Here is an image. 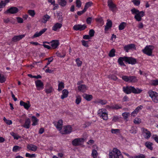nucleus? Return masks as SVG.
<instances>
[{
    "label": "nucleus",
    "instance_id": "nucleus-1",
    "mask_svg": "<svg viewBox=\"0 0 158 158\" xmlns=\"http://www.w3.org/2000/svg\"><path fill=\"white\" fill-rule=\"evenodd\" d=\"M132 14H135L134 16L135 19L138 21H141L142 18L145 15V12L143 11H139L138 10L133 8L131 10Z\"/></svg>",
    "mask_w": 158,
    "mask_h": 158
},
{
    "label": "nucleus",
    "instance_id": "nucleus-2",
    "mask_svg": "<svg viewBox=\"0 0 158 158\" xmlns=\"http://www.w3.org/2000/svg\"><path fill=\"white\" fill-rule=\"evenodd\" d=\"M123 89L124 92L127 94H130L131 92L135 94H139L142 91L141 89L138 88L135 89L134 87L131 86L123 87Z\"/></svg>",
    "mask_w": 158,
    "mask_h": 158
},
{
    "label": "nucleus",
    "instance_id": "nucleus-3",
    "mask_svg": "<svg viewBox=\"0 0 158 158\" xmlns=\"http://www.w3.org/2000/svg\"><path fill=\"white\" fill-rule=\"evenodd\" d=\"M154 48V47L152 45L146 46L145 48L142 50L143 53L148 56H151L152 51Z\"/></svg>",
    "mask_w": 158,
    "mask_h": 158
},
{
    "label": "nucleus",
    "instance_id": "nucleus-4",
    "mask_svg": "<svg viewBox=\"0 0 158 158\" xmlns=\"http://www.w3.org/2000/svg\"><path fill=\"white\" fill-rule=\"evenodd\" d=\"M148 93L149 96L151 98L152 101L154 102L157 103L158 102V93L152 90H149L148 92Z\"/></svg>",
    "mask_w": 158,
    "mask_h": 158
},
{
    "label": "nucleus",
    "instance_id": "nucleus-5",
    "mask_svg": "<svg viewBox=\"0 0 158 158\" xmlns=\"http://www.w3.org/2000/svg\"><path fill=\"white\" fill-rule=\"evenodd\" d=\"M85 141V139L83 138H76L72 142V144L74 146H78L81 145Z\"/></svg>",
    "mask_w": 158,
    "mask_h": 158
},
{
    "label": "nucleus",
    "instance_id": "nucleus-6",
    "mask_svg": "<svg viewBox=\"0 0 158 158\" xmlns=\"http://www.w3.org/2000/svg\"><path fill=\"white\" fill-rule=\"evenodd\" d=\"M125 62L132 65L137 63L136 59L131 57L125 56Z\"/></svg>",
    "mask_w": 158,
    "mask_h": 158
},
{
    "label": "nucleus",
    "instance_id": "nucleus-7",
    "mask_svg": "<svg viewBox=\"0 0 158 158\" xmlns=\"http://www.w3.org/2000/svg\"><path fill=\"white\" fill-rule=\"evenodd\" d=\"M87 26L85 24H78L74 25L73 28L75 31H81L85 30Z\"/></svg>",
    "mask_w": 158,
    "mask_h": 158
},
{
    "label": "nucleus",
    "instance_id": "nucleus-8",
    "mask_svg": "<svg viewBox=\"0 0 158 158\" xmlns=\"http://www.w3.org/2000/svg\"><path fill=\"white\" fill-rule=\"evenodd\" d=\"M19 9L16 7H12L7 9L5 12V13L15 14L17 13L19 11Z\"/></svg>",
    "mask_w": 158,
    "mask_h": 158
},
{
    "label": "nucleus",
    "instance_id": "nucleus-9",
    "mask_svg": "<svg viewBox=\"0 0 158 158\" xmlns=\"http://www.w3.org/2000/svg\"><path fill=\"white\" fill-rule=\"evenodd\" d=\"M99 116L102 118L104 120H106L108 119L107 114L106 112V110L102 109L101 111L98 113Z\"/></svg>",
    "mask_w": 158,
    "mask_h": 158
},
{
    "label": "nucleus",
    "instance_id": "nucleus-10",
    "mask_svg": "<svg viewBox=\"0 0 158 158\" xmlns=\"http://www.w3.org/2000/svg\"><path fill=\"white\" fill-rule=\"evenodd\" d=\"M136 49V47L134 44H131L126 45L124 47V49L126 52H128L129 50Z\"/></svg>",
    "mask_w": 158,
    "mask_h": 158
},
{
    "label": "nucleus",
    "instance_id": "nucleus-11",
    "mask_svg": "<svg viewBox=\"0 0 158 158\" xmlns=\"http://www.w3.org/2000/svg\"><path fill=\"white\" fill-rule=\"evenodd\" d=\"M35 85L37 87V90H39L44 88V84L42 81L40 80H38L35 81Z\"/></svg>",
    "mask_w": 158,
    "mask_h": 158
},
{
    "label": "nucleus",
    "instance_id": "nucleus-12",
    "mask_svg": "<svg viewBox=\"0 0 158 158\" xmlns=\"http://www.w3.org/2000/svg\"><path fill=\"white\" fill-rule=\"evenodd\" d=\"M53 123L59 131L61 130L63 125V121L62 120H59L57 122H53Z\"/></svg>",
    "mask_w": 158,
    "mask_h": 158
},
{
    "label": "nucleus",
    "instance_id": "nucleus-13",
    "mask_svg": "<svg viewBox=\"0 0 158 158\" xmlns=\"http://www.w3.org/2000/svg\"><path fill=\"white\" fill-rule=\"evenodd\" d=\"M20 105L21 106H23L27 110H28L31 106L30 102L29 101H27V102L26 103L23 101H21L20 102Z\"/></svg>",
    "mask_w": 158,
    "mask_h": 158
},
{
    "label": "nucleus",
    "instance_id": "nucleus-14",
    "mask_svg": "<svg viewBox=\"0 0 158 158\" xmlns=\"http://www.w3.org/2000/svg\"><path fill=\"white\" fill-rule=\"evenodd\" d=\"M51 44L53 49L56 48L59 45V41L57 40H52L51 41Z\"/></svg>",
    "mask_w": 158,
    "mask_h": 158
},
{
    "label": "nucleus",
    "instance_id": "nucleus-15",
    "mask_svg": "<svg viewBox=\"0 0 158 158\" xmlns=\"http://www.w3.org/2000/svg\"><path fill=\"white\" fill-rule=\"evenodd\" d=\"M25 36V35H17L14 36L12 39V41L14 42H16L22 39Z\"/></svg>",
    "mask_w": 158,
    "mask_h": 158
},
{
    "label": "nucleus",
    "instance_id": "nucleus-16",
    "mask_svg": "<svg viewBox=\"0 0 158 158\" xmlns=\"http://www.w3.org/2000/svg\"><path fill=\"white\" fill-rule=\"evenodd\" d=\"M78 89L79 91L84 93L86 91L87 89L85 85L81 84L78 86Z\"/></svg>",
    "mask_w": 158,
    "mask_h": 158
},
{
    "label": "nucleus",
    "instance_id": "nucleus-17",
    "mask_svg": "<svg viewBox=\"0 0 158 158\" xmlns=\"http://www.w3.org/2000/svg\"><path fill=\"white\" fill-rule=\"evenodd\" d=\"M47 30V29L45 28L42 29L39 32H36L33 36L32 38H34L35 37H38L41 36Z\"/></svg>",
    "mask_w": 158,
    "mask_h": 158
},
{
    "label": "nucleus",
    "instance_id": "nucleus-18",
    "mask_svg": "<svg viewBox=\"0 0 158 158\" xmlns=\"http://www.w3.org/2000/svg\"><path fill=\"white\" fill-rule=\"evenodd\" d=\"M107 3L108 6L111 10H113L114 9L116 8V5L113 3L112 0H108Z\"/></svg>",
    "mask_w": 158,
    "mask_h": 158
},
{
    "label": "nucleus",
    "instance_id": "nucleus-19",
    "mask_svg": "<svg viewBox=\"0 0 158 158\" xmlns=\"http://www.w3.org/2000/svg\"><path fill=\"white\" fill-rule=\"evenodd\" d=\"M62 25L61 23H56L53 27L52 30L54 31H56L57 29H59L62 27Z\"/></svg>",
    "mask_w": 158,
    "mask_h": 158
},
{
    "label": "nucleus",
    "instance_id": "nucleus-20",
    "mask_svg": "<svg viewBox=\"0 0 158 158\" xmlns=\"http://www.w3.org/2000/svg\"><path fill=\"white\" fill-rule=\"evenodd\" d=\"M107 21L106 25L105 26V30L106 31H107L112 26V22L111 20L108 19Z\"/></svg>",
    "mask_w": 158,
    "mask_h": 158
},
{
    "label": "nucleus",
    "instance_id": "nucleus-21",
    "mask_svg": "<svg viewBox=\"0 0 158 158\" xmlns=\"http://www.w3.org/2000/svg\"><path fill=\"white\" fill-rule=\"evenodd\" d=\"M31 123V121L29 118H27L25 121V123L23 125V127L25 128L28 129L30 127V125Z\"/></svg>",
    "mask_w": 158,
    "mask_h": 158
},
{
    "label": "nucleus",
    "instance_id": "nucleus-22",
    "mask_svg": "<svg viewBox=\"0 0 158 158\" xmlns=\"http://www.w3.org/2000/svg\"><path fill=\"white\" fill-rule=\"evenodd\" d=\"M83 96L87 101H90L93 98L92 95H88L86 94H84Z\"/></svg>",
    "mask_w": 158,
    "mask_h": 158
},
{
    "label": "nucleus",
    "instance_id": "nucleus-23",
    "mask_svg": "<svg viewBox=\"0 0 158 158\" xmlns=\"http://www.w3.org/2000/svg\"><path fill=\"white\" fill-rule=\"evenodd\" d=\"M125 56L124 57H120L118 59V62L119 64L122 66H125L126 65L124 64V63L123 62V61H125Z\"/></svg>",
    "mask_w": 158,
    "mask_h": 158
},
{
    "label": "nucleus",
    "instance_id": "nucleus-24",
    "mask_svg": "<svg viewBox=\"0 0 158 158\" xmlns=\"http://www.w3.org/2000/svg\"><path fill=\"white\" fill-rule=\"evenodd\" d=\"M27 148L32 151H35L37 149V147L32 144L28 145L27 147Z\"/></svg>",
    "mask_w": 158,
    "mask_h": 158
},
{
    "label": "nucleus",
    "instance_id": "nucleus-25",
    "mask_svg": "<svg viewBox=\"0 0 158 158\" xmlns=\"http://www.w3.org/2000/svg\"><path fill=\"white\" fill-rule=\"evenodd\" d=\"M50 18V17L48 15H45L42 18L41 21L44 23H46L47 21Z\"/></svg>",
    "mask_w": 158,
    "mask_h": 158
},
{
    "label": "nucleus",
    "instance_id": "nucleus-26",
    "mask_svg": "<svg viewBox=\"0 0 158 158\" xmlns=\"http://www.w3.org/2000/svg\"><path fill=\"white\" fill-rule=\"evenodd\" d=\"M68 91L67 89H64L62 91V95L61 96V99H63L68 96Z\"/></svg>",
    "mask_w": 158,
    "mask_h": 158
},
{
    "label": "nucleus",
    "instance_id": "nucleus-27",
    "mask_svg": "<svg viewBox=\"0 0 158 158\" xmlns=\"http://www.w3.org/2000/svg\"><path fill=\"white\" fill-rule=\"evenodd\" d=\"M129 78V82L135 83L138 81V80L135 76H130Z\"/></svg>",
    "mask_w": 158,
    "mask_h": 158
},
{
    "label": "nucleus",
    "instance_id": "nucleus-28",
    "mask_svg": "<svg viewBox=\"0 0 158 158\" xmlns=\"http://www.w3.org/2000/svg\"><path fill=\"white\" fill-rule=\"evenodd\" d=\"M152 143L149 142H146L145 144V146L147 148L151 150H152L153 149V148L152 147Z\"/></svg>",
    "mask_w": 158,
    "mask_h": 158
},
{
    "label": "nucleus",
    "instance_id": "nucleus-29",
    "mask_svg": "<svg viewBox=\"0 0 158 158\" xmlns=\"http://www.w3.org/2000/svg\"><path fill=\"white\" fill-rule=\"evenodd\" d=\"M127 25L126 23L123 22L120 23L118 27L119 30H123Z\"/></svg>",
    "mask_w": 158,
    "mask_h": 158
},
{
    "label": "nucleus",
    "instance_id": "nucleus-30",
    "mask_svg": "<svg viewBox=\"0 0 158 158\" xmlns=\"http://www.w3.org/2000/svg\"><path fill=\"white\" fill-rule=\"evenodd\" d=\"M10 134L15 139H20L21 137L20 136H19L17 135V134L13 132H12L10 133Z\"/></svg>",
    "mask_w": 158,
    "mask_h": 158
},
{
    "label": "nucleus",
    "instance_id": "nucleus-31",
    "mask_svg": "<svg viewBox=\"0 0 158 158\" xmlns=\"http://www.w3.org/2000/svg\"><path fill=\"white\" fill-rule=\"evenodd\" d=\"M32 121L33 122L32 125L35 126L37 125V123L38 122V119H37V118L34 116H32L31 117Z\"/></svg>",
    "mask_w": 158,
    "mask_h": 158
},
{
    "label": "nucleus",
    "instance_id": "nucleus-32",
    "mask_svg": "<svg viewBox=\"0 0 158 158\" xmlns=\"http://www.w3.org/2000/svg\"><path fill=\"white\" fill-rule=\"evenodd\" d=\"M93 5V3L92 2H86L84 6V9L86 10L89 7H90Z\"/></svg>",
    "mask_w": 158,
    "mask_h": 158
},
{
    "label": "nucleus",
    "instance_id": "nucleus-33",
    "mask_svg": "<svg viewBox=\"0 0 158 158\" xmlns=\"http://www.w3.org/2000/svg\"><path fill=\"white\" fill-rule=\"evenodd\" d=\"M110 108L113 109L118 110L122 108V106L120 105H118V104H115L114 105L111 106Z\"/></svg>",
    "mask_w": 158,
    "mask_h": 158
},
{
    "label": "nucleus",
    "instance_id": "nucleus-34",
    "mask_svg": "<svg viewBox=\"0 0 158 158\" xmlns=\"http://www.w3.org/2000/svg\"><path fill=\"white\" fill-rule=\"evenodd\" d=\"M69 126H66L64 127V128L63 129V131H60V132L62 134H67L69 133V131L67 129V127H68Z\"/></svg>",
    "mask_w": 158,
    "mask_h": 158
},
{
    "label": "nucleus",
    "instance_id": "nucleus-35",
    "mask_svg": "<svg viewBox=\"0 0 158 158\" xmlns=\"http://www.w3.org/2000/svg\"><path fill=\"white\" fill-rule=\"evenodd\" d=\"M76 99L75 100V102L77 105H78L81 102V98L80 95L76 96Z\"/></svg>",
    "mask_w": 158,
    "mask_h": 158
},
{
    "label": "nucleus",
    "instance_id": "nucleus-36",
    "mask_svg": "<svg viewBox=\"0 0 158 158\" xmlns=\"http://www.w3.org/2000/svg\"><path fill=\"white\" fill-rule=\"evenodd\" d=\"M64 88V83L62 82L60 83L58 85V90L59 91H60Z\"/></svg>",
    "mask_w": 158,
    "mask_h": 158
},
{
    "label": "nucleus",
    "instance_id": "nucleus-37",
    "mask_svg": "<svg viewBox=\"0 0 158 158\" xmlns=\"http://www.w3.org/2000/svg\"><path fill=\"white\" fill-rule=\"evenodd\" d=\"M58 3L62 6H64L66 4V2L65 0H58Z\"/></svg>",
    "mask_w": 158,
    "mask_h": 158
},
{
    "label": "nucleus",
    "instance_id": "nucleus-38",
    "mask_svg": "<svg viewBox=\"0 0 158 158\" xmlns=\"http://www.w3.org/2000/svg\"><path fill=\"white\" fill-rule=\"evenodd\" d=\"M57 18L59 21L60 22H61L63 20V17L62 16V13L60 12L57 13Z\"/></svg>",
    "mask_w": 158,
    "mask_h": 158
},
{
    "label": "nucleus",
    "instance_id": "nucleus-39",
    "mask_svg": "<svg viewBox=\"0 0 158 158\" xmlns=\"http://www.w3.org/2000/svg\"><path fill=\"white\" fill-rule=\"evenodd\" d=\"M21 149V147L18 146H15L12 149V151L15 152H16L17 151H19Z\"/></svg>",
    "mask_w": 158,
    "mask_h": 158
},
{
    "label": "nucleus",
    "instance_id": "nucleus-40",
    "mask_svg": "<svg viewBox=\"0 0 158 158\" xmlns=\"http://www.w3.org/2000/svg\"><path fill=\"white\" fill-rule=\"evenodd\" d=\"M28 13L32 17H34L35 14V13L34 10H29Z\"/></svg>",
    "mask_w": 158,
    "mask_h": 158
},
{
    "label": "nucleus",
    "instance_id": "nucleus-41",
    "mask_svg": "<svg viewBox=\"0 0 158 158\" xmlns=\"http://www.w3.org/2000/svg\"><path fill=\"white\" fill-rule=\"evenodd\" d=\"M115 50L114 49H112L110 51L109 56L110 57H112L115 56Z\"/></svg>",
    "mask_w": 158,
    "mask_h": 158
},
{
    "label": "nucleus",
    "instance_id": "nucleus-42",
    "mask_svg": "<svg viewBox=\"0 0 158 158\" xmlns=\"http://www.w3.org/2000/svg\"><path fill=\"white\" fill-rule=\"evenodd\" d=\"M122 115L123 117V118L127 121V119L128 117V116L130 115V114L129 112H125L123 113Z\"/></svg>",
    "mask_w": 158,
    "mask_h": 158
},
{
    "label": "nucleus",
    "instance_id": "nucleus-43",
    "mask_svg": "<svg viewBox=\"0 0 158 158\" xmlns=\"http://www.w3.org/2000/svg\"><path fill=\"white\" fill-rule=\"evenodd\" d=\"M129 131L131 133L134 134H135L137 132L136 129L133 127H131V129L129 130Z\"/></svg>",
    "mask_w": 158,
    "mask_h": 158
},
{
    "label": "nucleus",
    "instance_id": "nucleus-44",
    "mask_svg": "<svg viewBox=\"0 0 158 158\" xmlns=\"http://www.w3.org/2000/svg\"><path fill=\"white\" fill-rule=\"evenodd\" d=\"M6 81V78L3 75H1L0 73V82L3 83Z\"/></svg>",
    "mask_w": 158,
    "mask_h": 158
},
{
    "label": "nucleus",
    "instance_id": "nucleus-45",
    "mask_svg": "<svg viewBox=\"0 0 158 158\" xmlns=\"http://www.w3.org/2000/svg\"><path fill=\"white\" fill-rule=\"evenodd\" d=\"M133 122L134 123L138 124L140 123L141 121L140 118H136L134 119Z\"/></svg>",
    "mask_w": 158,
    "mask_h": 158
},
{
    "label": "nucleus",
    "instance_id": "nucleus-46",
    "mask_svg": "<svg viewBox=\"0 0 158 158\" xmlns=\"http://www.w3.org/2000/svg\"><path fill=\"white\" fill-rule=\"evenodd\" d=\"M151 84L154 86H156L158 85V80H152L151 82Z\"/></svg>",
    "mask_w": 158,
    "mask_h": 158
},
{
    "label": "nucleus",
    "instance_id": "nucleus-47",
    "mask_svg": "<svg viewBox=\"0 0 158 158\" xmlns=\"http://www.w3.org/2000/svg\"><path fill=\"white\" fill-rule=\"evenodd\" d=\"M3 120L4 122L8 125H10L12 124V122L11 120L7 119L5 117H4Z\"/></svg>",
    "mask_w": 158,
    "mask_h": 158
},
{
    "label": "nucleus",
    "instance_id": "nucleus-48",
    "mask_svg": "<svg viewBox=\"0 0 158 158\" xmlns=\"http://www.w3.org/2000/svg\"><path fill=\"white\" fill-rule=\"evenodd\" d=\"M56 54L57 56L60 57H64L65 56V54L64 53L59 52H56Z\"/></svg>",
    "mask_w": 158,
    "mask_h": 158
},
{
    "label": "nucleus",
    "instance_id": "nucleus-49",
    "mask_svg": "<svg viewBox=\"0 0 158 158\" xmlns=\"http://www.w3.org/2000/svg\"><path fill=\"white\" fill-rule=\"evenodd\" d=\"M26 156L27 157H28L29 158H35L36 156L35 155V154H31L29 153H27L26 154Z\"/></svg>",
    "mask_w": 158,
    "mask_h": 158
},
{
    "label": "nucleus",
    "instance_id": "nucleus-50",
    "mask_svg": "<svg viewBox=\"0 0 158 158\" xmlns=\"http://www.w3.org/2000/svg\"><path fill=\"white\" fill-rule=\"evenodd\" d=\"M129 76H123L122 78V79L125 81L129 82Z\"/></svg>",
    "mask_w": 158,
    "mask_h": 158
},
{
    "label": "nucleus",
    "instance_id": "nucleus-51",
    "mask_svg": "<svg viewBox=\"0 0 158 158\" xmlns=\"http://www.w3.org/2000/svg\"><path fill=\"white\" fill-rule=\"evenodd\" d=\"M98 154L97 151L95 149H93L92 151V156L94 157H97Z\"/></svg>",
    "mask_w": 158,
    "mask_h": 158
},
{
    "label": "nucleus",
    "instance_id": "nucleus-52",
    "mask_svg": "<svg viewBox=\"0 0 158 158\" xmlns=\"http://www.w3.org/2000/svg\"><path fill=\"white\" fill-rule=\"evenodd\" d=\"M95 31L93 29H90L89 31V35L91 37L94 36Z\"/></svg>",
    "mask_w": 158,
    "mask_h": 158
},
{
    "label": "nucleus",
    "instance_id": "nucleus-53",
    "mask_svg": "<svg viewBox=\"0 0 158 158\" xmlns=\"http://www.w3.org/2000/svg\"><path fill=\"white\" fill-rule=\"evenodd\" d=\"M134 158H145V156L143 154H140L139 155L135 156Z\"/></svg>",
    "mask_w": 158,
    "mask_h": 158
},
{
    "label": "nucleus",
    "instance_id": "nucleus-54",
    "mask_svg": "<svg viewBox=\"0 0 158 158\" xmlns=\"http://www.w3.org/2000/svg\"><path fill=\"white\" fill-rule=\"evenodd\" d=\"M76 6L78 8H80L81 6V2L80 0H76Z\"/></svg>",
    "mask_w": 158,
    "mask_h": 158
},
{
    "label": "nucleus",
    "instance_id": "nucleus-55",
    "mask_svg": "<svg viewBox=\"0 0 158 158\" xmlns=\"http://www.w3.org/2000/svg\"><path fill=\"white\" fill-rule=\"evenodd\" d=\"M81 42L83 46L85 47H88L89 46L88 44V41H85V40H81Z\"/></svg>",
    "mask_w": 158,
    "mask_h": 158
},
{
    "label": "nucleus",
    "instance_id": "nucleus-56",
    "mask_svg": "<svg viewBox=\"0 0 158 158\" xmlns=\"http://www.w3.org/2000/svg\"><path fill=\"white\" fill-rule=\"evenodd\" d=\"M132 2L134 3V4L136 6H138L140 4V1L139 0H133Z\"/></svg>",
    "mask_w": 158,
    "mask_h": 158
},
{
    "label": "nucleus",
    "instance_id": "nucleus-57",
    "mask_svg": "<svg viewBox=\"0 0 158 158\" xmlns=\"http://www.w3.org/2000/svg\"><path fill=\"white\" fill-rule=\"evenodd\" d=\"M146 135V136L145 137V138L147 139H149L151 135V133L149 131H147V132H145Z\"/></svg>",
    "mask_w": 158,
    "mask_h": 158
},
{
    "label": "nucleus",
    "instance_id": "nucleus-58",
    "mask_svg": "<svg viewBox=\"0 0 158 158\" xmlns=\"http://www.w3.org/2000/svg\"><path fill=\"white\" fill-rule=\"evenodd\" d=\"M98 102L102 105H103L106 104L107 103V102L105 100H100L98 101Z\"/></svg>",
    "mask_w": 158,
    "mask_h": 158
},
{
    "label": "nucleus",
    "instance_id": "nucleus-59",
    "mask_svg": "<svg viewBox=\"0 0 158 158\" xmlns=\"http://www.w3.org/2000/svg\"><path fill=\"white\" fill-rule=\"evenodd\" d=\"M92 21V17H89L87 18L86 20L87 23L88 24H91Z\"/></svg>",
    "mask_w": 158,
    "mask_h": 158
},
{
    "label": "nucleus",
    "instance_id": "nucleus-60",
    "mask_svg": "<svg viewBox=\"0 0 158 158\" xmlns=\"http://www.w3.org/2000/svg\"><path fill=\"white\" fill-rule=\"evenodd\" d=\"M120 151L116 148H114L113 149V153H116L119 154L120 153Z\"/></svg>",
    "mask_w": 158,
    "mask_h": 158
},
{
    "label": "nucleus",
    "instance_id": "nucleus-61",
    "mask_svg": "<svg viewBox=\"0 0 158 158\" xmlns=\"http://www.w3.org/2000/svg\"><path fill=\"white\" fill-rule=\"evenodd\" d=\"M16 19L18 23H22L23 22V20L21 18L19 17H17L16 18Z\"/></svg>",
    "mask_w": 158,
    "mask_h": 158
},
{
    "label": "nucleus",
    "instance_id": "nucleus-62",
    "mask_svg": "<svg viewBox=\"0 0 158 158\" xmlns=\"http://www.w3.org/2000/svg\"><path fill=\"white\" fill-rule=\"evenodd\" d=\"M10 18H7L6 19H3V22L4 23L6 24L8 23H9L10 22Z\"/></svg>",
    "mask_w": 158,
    "mask_h": 158
},
{
    "label": "nucleus",
    "instance_id": "nucleus-63",
    "mask_svg": "<svg viewBox=\"0 0 158 158\" xmlns=\"http://www.w3.org/2000/svg\"><path fill=\"white\" fill-rule=\"evenodd\" d=\"M76 62L78 66H81L82 64V62L79 59L76 60Z\"/></svg>",
    "mask_w": 158,
    "mask_h": 158
},
{
    "label": "nucleus",
    "instance_id": "nucleus-64",
    "mask_svg": "<svg viewBox=\"0 0 158 158\" xmlns=\"http://www.w3.org/2000/svg\"><path fill=\"white\" fill-rule=\"evenodd\" d=\"M86 11V10H85V9H84L82 11H78L77 13L78 15L80 16L83 14Z\"/></svg>",
    "mask_w": 158,
    "mask_h": 158
}]
</instances>
